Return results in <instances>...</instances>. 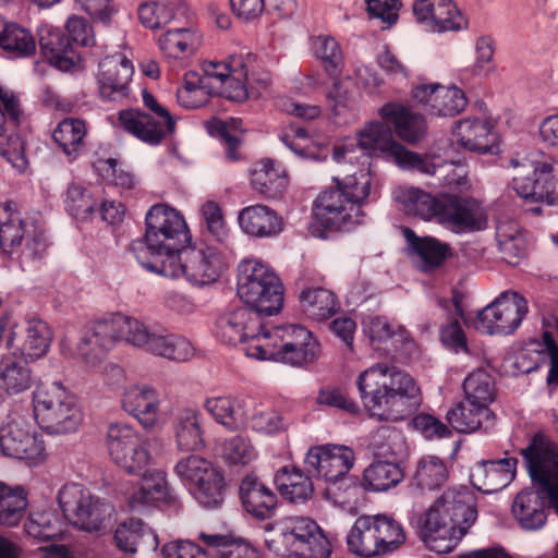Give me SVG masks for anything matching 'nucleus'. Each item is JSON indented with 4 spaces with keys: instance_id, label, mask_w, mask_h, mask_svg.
<instances>
[{
    "instance_id": "nucleus-58",
    "label": "nucleus",
    "mask_w": 558,
    "mask_h": 558,
    "mask_svg": "<svg viewBox=\"0 0 558 558\" xmlns=\"http://www.w3.org/2000/svg\"><path fill=\"white\" fill-rule=\"evenodd\" d=\"M0 47L17 57H26L35 52L36 41L26 28L5 24L0 31Z\"/></svg>"
},
{
    "instance_id": "nucleus-46",
    "label": "nucleus",
    "mask_w": 558,
    "mask_h": 558,
    "mask_svg": "<svg viewBox=\"0 0 558 558\" xmlns=\"http://www.w3.org/2000/svg\"><path fill=\"white\" fill-rule=\"evenodd\" d=\"M300 302L304 314L316 322L329 319L339 310V302L335 293L324 288L302 291Z\"/></svg>"
},
{
    "instance_id": "nucleus-6",
    "label": "nucleus",
    "mask_w": 558,
    "mask_h": 558,
    "mask_svg": "<svg viewBox=\"0 0 558 558\" xmlns=\"http://www.w3.org/2000/svg\"><path fill=\"white\" fill-rule=\"evenodd\" d=\"M202 73L189 71L177 92L178 102L187 109L204 106L211 95L232 101L247 99V89L242 84L246 76L244 61L240 54H231L222 61L206 60L201 64Z\"/></svg>"
},
{
    "instance_id": "nucleus-64",
    "label": "nucleus",
    "mask_w": 558,
    "mask_h": 558,
    "mask_svg": "<svg viewBox=\"0 0 558 558\" xmlns=\"http://www.w3.org/2000/svg\"><path fill=\"white\" fill-rule=\"evenodd\" d=\"M222 458L231 465H247L257 458V451L247 437L236 435L223 441Z\"/></svg>"
},
{
    "instance_id": "nucleus-32",
    "label": "nucleus",
    "mask_w": 558,
    "mask_h": 558,
    "mask_svg": "<svg viewBox=\"0 0 558 558\" xmlns=\"http://www.w3.org/2000/svg\"><path fill=\"white\" fill-rule=\"evenodd\" d=\"M381 119L395 128L399 138L408 143H416L426 134V122L423 116L412 112L403 105L389 102L380 109Z\"/></svg>"
},
{
    "instance_id": "nucleus-26",
    "label": "nucleus",
    "mask_w": 558,
    "mask_h": 558,
    "mask_svg": "<svg viewBox=\"0 0 558 558\" xmlns=\"http://www.w3.org/2000/svg\"><path fill=\"white\" fill-rule=\"evenodd\" d=\"M122 409L146 429L154 428L160 416L157 391L145 384H133L124 388L121 397Z\"/></svg>"
},
{
    "instance_id": "nucleus-20",
    "label": "nucleus",
    "mask_w": 558,
    "mask_h": 558,
    "mask_svg": "<svg viewBox=\"0 0 558 558\" xmlns=\"http://www.w3.org/2000/svg\"><path fill=\"white\" fill-rule=\"evenodd\" d=\"M22 114L16 94L0 86V155L20 170L26 166L24 142L10 125L19 124Z\"/></svg>"
},
{
    "instance_id": "nucleus-38",
    "label": "nucleus",
    "mask_w": 558,
    "mask_h": 558,
    "mask_svg": "<svg viewBox=\"0 0 558 558\" xmlns=\"http://www.w3.org/2000/svg\"><path fill=\"white\" fill-rule=\"evenodd\" d=\"M274 481L281 496L292 504H304L314 494L311 477L296 466L281 468Z\"/></svg>"
},
{
    "instance_id": "nucleus-18",
    "label": "nucleus",
    "mask_w": 558,
    "mask_h": 558,
    "mask_svg": "<svg viewBox=\"0 0 558 558\" xmlns=\"http://www.w3.org/2000/svg\"><path fill=\"white\" fill-rule=\"evenodd\" d=\"M58 499L64 517L73 525L88 532L99 531L111 511L109 505L101 502L76 483L65 484L60 489Z\"/></svg>"
},
{
    "instance_id": "nucleus-39",
    "label": "nucleus",
    "mask_w": 558,
    "mask_h": 558,
    "mask_svg": "<svg viewBox=\"0 0 558 558\" xmlns=\"http://www.w3.org/2000/svg\"><path fill=\"white\" fill-rule=\"evenodd\" d=\"M493 412L489 408L473 404L465 399L447 413L450 426L459 433H473L493 426Z\"/></svg>"
},
{
    "instance_id": "nucleus-31",
    "label": "nucleus",
    "mask_w": 558,
    "mask_h": 558,
    "mask_svg": "<svg viewBox=\"0 0 558 558\" xmlns=\"http://www.w3.org/2000/svg\"><path fill=\"white\" fill-rule=\"evenodd\" d=\"M240 496L246 512L258 520L275 515L277 495L255 475H246L240 485Z\"/></svg>"
},
{
    "instance_id": "nucleus-8",
    "label": "nucleus",
    "mask_w": 558,
    "mask_h": 558,
    "mask_svg": "<svg viewBox=\"0 0 558 558\" xmlns=\"http://www.w3.org/2000/svg\"><path fill=\"white\" fill-rule=\"evenodd\" d=\"M259 361H275L305 366L316 361L320 344L313 333L300 325H283L267 330L263 345L253 347Z\"/></svg>"
},
{
    "instance_id": "nucleus-22",
    "label": "nucleus",
    "mask_w": 558,
    "mask_h": 558,
    "mask_svg": "<svg viewBox=\"0 0 558 558\" xmlns=\"http://www.w3.org/2000/svg\"><path fill=\"white\" fill-rule=\"evenodd\" d=\"M412 97L430 114L439 117L457 116L468 105L464 92L457 86L424 84L412 89Z\"/></svg>"
},
{
    "instance_id": "nucleus-50",
    "label": "nucleus",
    "mask_w": 558,
    "mask_h": 558,
    "mask_svg": "<svg viewBox=\"0 0 558 558\" xmlns=\"http://www.w3.org/2000/svg\"><path fill=\"white\" fill-rule=\"evenodd\" d=\"M26 493L22 487L0 483V525L16 526L25 515Z\"/></svg>"
},
{
    "instance_id": "nucleus-27",
    "label": "nucleus",
    "mask_w": 558,
    "mask_h": 558,
    "mask_svg": "<svg viewBox=\"0 0 558 558\" xmlns=\"http://www.w3.org/2000/svg\"><path fill=\"white\" fill-rule=\"evenodd\" d=\"M51 339L48 325L41 319L31 318L23 326L15 327L8 339V347L16 349L24 357L37 360L48 352Z\"/></svg>"
},
{
    "instance_id": "nucleus-34",
    "label": "nucleus",
    "mask_w": 558,
    "mask_h": 558,
    "mask_svg": "<svg viewBox=\"0 0 558 558\" xmlns=\"http://www.w3.org/2000/svg\"><path fill=\"white\" fill-rule=\"evenodd\" d=\"M288 183V172L281 162L277 160H259L251 170V184L253 189L267 197L281 195Z\"/></svg>"
},
{
    "instance_id": "nucleus-49",
    "label": "nucleus",
    "mask_w": 558,
    "mask_h": 558,
    "mask_svg": "<svg viewBox=\"0 0 558 558\" xmlns=\"http://www.w3.org/2000/svg\"><path fill=\"white\" fill-rule=\"evenodd\" d=\"M204 409L220 425L230 430L242 427L245 423V414L241 403L231 397L207 398Z\"/></svg>"
},
{
    "instance_id": "nucleus-42",
    "label": "nucleus",
    "mask_w": 558,
    "mask_h": 558,
    "mask_svg": "<svg viewBox=\"0 0 558 558\" xmlns=\"http://www.w3.org/2000/svg\"><path fill=\"white\" fill-rule=\"evenodd\" d=\"M202 43L201 34L191 27L168 29L158 38L160 50L169 58L181 59L195 53Z\"/></svg>"
},
{
    "instance_id": "nucleus-52",
    "label": "nucleus",
    "mask_w": 558,
    "mask_h": 558,
    "mask_svg": "<svg viewBox=\"0 0 558 558\" xmlns=\"http://www.w3.org/2000/svg\"><path fill=\"white\" fill-rule=\"evenodd\" d=\"M85 122L81 119H64L53 131V140L71 158H75L84 146Z\"/></svg>"
},
{
    "instance_id": "nucleus-57",
    "label": "nucleus",
    "mask_w": 558,
    "mask_h": 558,
    "mask_svg": "<svg viewBox=\"0 0 558 558\" xmlns=\"http://www.w3.org/2000/svg\"><path fill=\"white\" fill-rule=\"evenodd\" d=\"M284 144L296 155L316 161L325 160L329 154L327 146L314 143L302 128H289L282 135Z\"/></svg>"
},
{
    "instance_id": "nucleus-45",
    "label": "nucleus",
    "mask_w": 558,
    "mask_h": 558,
    "mask_svg": "<svg viewBox=\"0 0 558 558\" xmlns=\"http://www.w3.org/2000/svg\"><path fill=\"white\" fill-rule=\"evenodd\" d=\"M403 478V469L391 460H375L363 472V485L373 492H386Z\"/></svg>"
},
{
    "instance_id": "nucleus-48",
    "label": "nucleus",
    "mask_w": 558,
    "mask_h": 558,
    "mask_svg": "<svg viewBox=\"0 0 558 558\" xmlns=\"http://www.w3.org/2000/svg\"><path fill=\"white\" fill-rule=\"evenodd\" d=\"M449 477L446 463L435 456H426L417 462L411 486L421 493L441 487Z\"/></svg>"
},
{
    "instance_id": "nucleus-17",
    "label": "nucleus",
    "mask_w": 558,
    "mask_h": 558,
    "mask_svg": "<svg viewBox=\"0 0 558 558\" xmlns=\"http://www.w3.org/2000/svg\"><path fill=\"white\" fill-rule=\"evenodd\" d=\"M357 145L368 154H386L400 166L409 167L426 174H435L436 166L429 159L405 149L393 138L389 124L385 121L369 122L357 134Z\"/></svg>"
},
{
    "instance_id": "nucleus-2",
    "label": "nucleus",
    "mask_w": 558,
    "mask_h": 558,
    "mask_svg": "<svg viewBox=\"0 0 558 558\" xmlns=\"http://www.w3.org/2000/svg\"><path fill=\"white\" fill-rule=\"evenodd\" d=\"M356 386L365 409L380 421H399L420 405V388L408 373L395 365L377 363L364 372Z\"/></svg>"
},
{
    "instance_id": "nucleus-63",
    "label": "nucleus",
    "mask_w": 558,
    "mask_h": 558,
    "mask_svg": "<svg viewBox=\"0 0 558 558\" xmlns=\"http://www.w3.org/2000/svg\"><path fill=\"white\" fill-rule=\"evenodd\" d=\"M497 240L502 259L508 264L515 265L524 256L525 242L518 230L505 223L499 225L497 227Z\"/></svg>"
},
{
    "instance_id": "nucleus-43",
    "label": "nucleus",
    "mask_w": 558,
    "mask_h": 558,
    "mask_svg": "<svg viewBox=\"0 0 558 558\" xmlns=\"http://www.w3.org/2000/svg\"><path fill=\"white\" fill-rule=\"evenodd\" d=\"M198 538L215 550L218 558H260L258 550L247 541L231 534L201 532Z\"/></svg>"
},
{
    "instance_id": "nucleus-24",
    "label": "nucleus",
    "mask_w": 558,
    "mask_h": 558,
    "mask_svg": "<svg viewBox=\"0 0 558 558\" xmlns=\"http://www.w3.org/2000/svg\"><path fill=\"white\" fill-rule=\"evenodd\" d=\"M413 12L417 22L434 32L461 31L468 20L452 0H416Z\"/></svg>"
},
{
    "instance_id": "nucleus-15",
    "label": "nucleus",
    "mask_w": 558,
    "mask_h": 558,
    "mask_svg": "<svg viewBox=\"0 0 558 558\" xmlns=\"http://www.w3.org/2000/svg\"><path fill=\"white\" fill-rule=\"evenodd\" d=\"M0 247L10 253L21 248L23 254L37 257L48 243L40 226L24 221L11 203H4L0 205Z\"/></svg>"
},
{
    "instance_id": "nucleus-11",
    "label": "nucleus",
    "mask_w": 558,
    "mask_h": 558,
    "mask_svg": "<svg viewBox=\"0 0 558 558\" xmlns=\"http://www.w3.org/2000/svg\"><path fill=\"white\" fill-rule=\"evenodd\" d=\"M145 242L151 255L150 262L167 258L190 241L184 217L167 204L150 207L145 217Z\"/></svg>"
},
{
    "instance_id": "nucleus-4",
    "label": "nucleus",
    "mask_w": 558,
    "mask_h": 558,
    "mask_svg": "<svg viewBox=\"0 0 558 558\" xmlns=\"http://www.w3.org/2000/svg\"><path fill=\"white\" fill-rule=\"evenodd\" d=\"M396 199L407 215L425 221H436L456 232H472L486 227V216L480 203L472 197L441 193L433 195L418 187H402Z\"/></svg>"
},
{
    "instance_id": "nucleus-13",
    "label": "nucleus",
    "mask_w": 558,
    "mask_h": 558,
    "mask_svg": "<svg viewBox=\"0 0 558 558\" xmlns=\"http://www.w3.org/2000/svg\"><path fill=\"white\" fill-rule=\"evenodd\" d=\"M142 99L148 112L122 110L116 125L146 144L157 145L174 132L175 120L146 89L142 92Z\"/></svg>"
},
{
    "instance_id": "nucleus-51",
    "label": "nucleus",
    "mask_w": 558,
    "mask_h": 558,
    "mask_svg": "<svg viewBox=\"0 0 558 558\" xmlns=\"http://www.w3.org/2000/svg\"><path fill=\"white\" fill-rule=\"evenodd\" d=\"M380 550L384 555L398 550L407 542L402 524L387 514L371 515Z\"/></svg>"
},
{
    "instance_id": "nucleus-44",
    "label": "nucleus",
    "mask_w": 558,
    "mask_h": 558,
    "mask_svg": "<svg viewBox=\"0 0 558 558\" xmlns=\"http://www.w3.org/2000/svg\"><path fill=\"white\" fill-rule=\"evenodd\" d=\"M349 550L363 558L383 556L371 515L359 517L347 536Z\"/></svg>"
},
{
    "instance_id": "nucleus-54",
    "label": "nucleus",
    "mask_w": 558,
    "mask_h": 558,
    "mask_svg": "<svg viewBox=\"0 0 558 558\" xmlns=\"http://www.w3.org/2000/svg\"><path fill=\"white\" fill-rule=\"evenodd\" d=\"M100 201V190L95 186L85 187L73 183L66 192V208L77 219L85 220L92 216Z\"/></svg>"
},
{
    "instance_id": "nucleus-1",
    "label": "nucleus",
    "mask_w": 558,
    "mask_h": 558,
    "mask_svg": "<svg viewBox=\"0 0 558 558\" xmlns=\"http://www.w3.org/2000/svg\"><path fill=\"white\" fill-rule=\"evenodd\" d=\"M106 447L112 462L131 475L143 476L129 497L132 509H141L166 500L168 486L165 472L149 468L154 462L150 440L133 426L114 423L108 427Z\"/></svg>"
},
{
    "instance_id": "nucleus-10",
    "label": "nucleus",
    "mask_w": 558,
    "mask_h": 558,
    "mask_svg": "<svg viewBox=\"0 0 558 558\" xmlns=\"http://www.w3.org/2000/svg\"><path fill=\"white\" fill-rule=\"evenodd\" d=\"M33 408L37 424L51 435L73 433L83 421L75 396L60 383L37 387Z\"/></svg>"
},
{
    "instance_id": "nucleus-60",
    "label": "nucleus",
    "mask_w": 558,
    "mask_h": 558,
    "mask_svg": "<svg viewBox=\"0 0 558 558\" xmlns=\"http://www.w3.org/2000/svg\"><path fill=\"white\" fill-rule=\"evenodd\" d=\"M153 537L156 543V536L149 530H146L141 520L132 519L118 525L114 532V544L124 553L134 554L141 539Z\"/></svg>"
},
{
    "instance_id": "nucleus-14",
    "label": "nucleus",
    "mask_w": 558,
    "mask_h": 558,
    "mask_svg": "<svg viewBox=\"0 0 558 558\" xmlns=\"http://www.w3.org/2000/svg\"><path fill=\"white\" fill-rule=\"evenodd\" d=\"M174 472L204 508L215 509L222 504L225 478L211 461L191 454L178 461Z\"/></svg>"
},
{
    "instance_id": "nucleus-53",
    "label": "nucleus",
    "mask_w": 558,
    "mask_h": 558,
    "mask_svg": "<svg viewBox=\"0 0 558 558\" xmlns=\"http://www.w3.org/2000/svg\"><path fill=\"white\" fill-rule=\"evenodd\" d=\"M465 399L483 408H489L496 397L495 381L490 374L483 369H476L469 374L463 381Z\"/></svg>"
},
{
    "instance_id": "nucleus-36",
    "label": "nucleus",
    "mask_w": 558,
    "mask_h": 558,
    "mask_svg": "<svg viewBox=\"0 0 558 558\" xmlns=\"http://www.w3.org/2000/svg\"><path fill=\"white\" fill-rule=\"evenodd\" d=\"M515 464V459L485 462L473 470L471 474L472 483L484 493L498 492L512 481Z\"/></svg>"
},
{
    "instance_id": "nucleus-25",
    "label": "nucleus",
    "mask_w": 558,
    "mask_h": 558,
    "mask_svg": "<svg viewBox=\"0 0 558 558\" xmlns=\"http://www.w3.org/2000/svg\"><path fill=\"white\" fill-rule=\"evenodd\" d=\"M134 73L132 62L122 53L106 57L99 64L98 85L101 98L118 101L129 95Z\"/></svg>"
},
{
    "instance_id": "nucleus-16",
    "label": "nucleus",
    "mask_w": 558,
    "mask_h": 558,
    "mask_svg": "<svg viewBox=\"0 0 558 558\" xmlns=\"http://www.w3.org/2000/svg\"><path fill=\"white\" fill-rule=\"evenodd\" d=\"M215 332L227 344L244 343L245 354L257 360L253 347L263 345L267 330L259 313L242 306L221 315L216 322Z\"/></svg>"
},
{
    "instance_id": "nucleus-40",
    "label": "nucleus",
    "mask_w": 558,
    "mask_h": 558,
    "mask_svg": "<svg viewBox=\"0 0 558 558\" xmlns=\"http://www.w3.org/2000/svg\"><path fill=\"white\" fill-rule=\"evenodd\" d=\"M175 444L182 451H194L204 446L201 412L195 408L181 409L173 421Z\"/></svg>"
},
{
    "instance_id": "nucleus-19",
    "label": "nucleus",
    "mask_w": 558,
    "mask_h": 558,
    "mask_svg": "<svg viewBox=\"0 0 558 558\" xmlns=\"http://www.w3.org/2000/svg\"><path fill=\"white\" fill-rule=\"evenodd\" d=\"M527 312L524 296L515 291H505L478 312L473 325L484 333L509 335L520 326Z\"/></svg>"
},
{
    "instance_id": "nucleus-62",
    "label": "nucleus",
    "mask_w": 558,
    "mask_h": 558,
    "mask_svg": "<svg viewBox=\"0 0 558 558\" xmlns=\"http://www.w3.org/2000/svg\"><path fill=\"white\" fill-rule=\"evenodd\" d=\"M312 48L316 58H318L325 70L333 75L340 71L343 62L342 50L338 41L328 35H319L312 39Z\"/></svg>"
},
{
    "instance_id": "nucleus-30",
    "label": "nucleus",
    "mask_w": 558,
    "mask_h": 558,
    "mask_svg": "<svg viewBox=\"0 0 558 558\" xmlns=\"http://www.w3.org/2000/svg\"><path fill=\"white\" fill-rule=\"evenodd\" d=\"M453 140L462 148L480 154L493 153L498 143L492 123L478 118L459 121L453 130Z\"/></svg>"
},
{
    "instance_id": "nucleus-29",
    "label": "nucleus",
    "mask_w": 558,
    "mask_h": 558,
    "mask_svg": "<svg viewBox=\"0 0 558 558\" xmlns=\"http://www.w3.org/2000/svg\"><path fill=\"white\" fill-rule=\"evenodd\" d=\"M0 446L4 454L21 460L39 459L45 450L43 441L17 421H11L1 428Z\"/></svg>"
},
{
    "instance_id": "nucleus-9",
    "label": "nucleus",
    "mask_w": 558,
    "mask_h": 558,
    "mask_svg": "<svg viewBox=\"0 0 558 558\" xmlns=\"http://www.w3.org/2000/svg\"><path fill=\"white\" fill-rule=\"evenodd\" d=\"M225 266L223 255L216 247L185 245L167 258L146 264L154 272L171 278L184 276L186 280L198 286L215 282Z\"/></svg>"
},
{
    "instance_id": "nucleus-47",
    "label": "nucleus",
    "mask_w": 558,
    "mask_h": 558,
    "mask_svg": "<svg viewBox=\"0 0 558 558\" xmlns=\"http://www.w3.org/2000/svg\"><path fill=\"white\" fill-rule=\"evenodd\" d=\"M512 512L520 524L527 530L541 527L546 520L544 500L532 489L518 494L512 505Z\"/></svg>"
},
{
    "instance_id": "nucleus-23",
    "label": "nucleus",
    "mask_w": 558,
    "mask_h": 558,
    "mask_svg": "<svg viewBox=\"0 0 558 558\" xmlns=\"http://www.w3.org/2000/svg\"><path fill=\"white\" fill-rule=\"evenodd\" d=\"M118 333L114 316L90 323L86 326L78 344V354L89 367L99 366L107 353L116 345Z\"/></svg>"
},
{
    "instance_id": "nucleus-12",
    "label": "nucleus",
    "mask_w": 558,
    "mask_h": 558,
    "mask_svg": "<svg viewBox=\"0 0 558 558\" xmlns=\"http://www.w3.org/2000/svg\"><path fill=\"white\" fill-rule=\"evenodd\" d=\"M269 547L294 558H328L331 546L318 524L307 517H289L281 524L279 539Z\"/></svg>"
},
{
    "instance_id": "nucleus-28",
    "label": "nucleus",
    "mask_w": 558,
    "mask_h": 558,
    "mask_svg": "<svg viewBox=\"0 0 558 558\" xmlns=\"http://www.w3.org/2000/svg\"><path fill=\"white\" fill-rule=\"evenodd\" d=\"M514 174L512 178V189L515 193L526 201L541 202L546 174L553 172L554 167L549 161H531L526 158L510 160Z\"/></svg>"
},
{
    "instance_id": "nucleus-61",
    "label": "nucleus",
    "mask_w": 558,
    "mask_h": 558,
    "mask_svg": "<svg viewBox=\"0 0 558 558\" xmlns=\"http://www.w3.org/2000/svg\"><path fill=\"white\" fill-rule=\"evenodd\" d=\"M365 328L373 347L376 349H380L383 344L389 341L393 348H397L407 338L404 328L400 326L393 328L385 317L371 318Z\"/></svg>"
},
{
    "instance_id": "nucleus-33",
    "label": "nucleus",
    "mask_w": 558,
    "mask_h": 558,
    "mask_svg": "<svg viewBox=\"0 0 558 558\" xmlns=\"http://www.w3.org/2000/svg\"><path fill=\"white\" fill-rule=\"evenodd\" d=\"M39 47L50 64L61 71L71 70L77 61L73 44L60 29L52 26L40 28Z\"/></svg>"
},
{
    "instance_id": "nucleus-35",
    "label": "nucleus",
    "mask_w": 558,
    "mask_h": 558,
    "mask_svg": "<svg viewBox=\"0 0 558 558\" xmlns=\"http://www.w3.org/2000/svg\"><path fill=\"white\" fill-rule=\"evenodd\" d=\"M239 225L248 235L264 238L278 234L282 230V220L266 205H252L239 213Z\"/></svg>"
},
{
    "instance_id": "nucleus-56",
    "label": "nucleus",
    "mask_w": 558,
    "mask_h": 558,
    "mask_svg": "<svg viewBox=\"0 0 558 558\" xmlns=\"http://www.w3.org/2000/svg\"><path fill=\"white\" fill-rule=\"evenodd\" d=\"M359 92L351 84L335 83L329 93V106L336 117L349 122L359 111Z\"/></svg>"
},
{
    "instance_id": "nucleus-5",
    "label": "nucleus",
    "mask_w": 558,
    "mask_h": 558,
    "mask_svg": "<svg viewBox=\"0 0 558 558\" xmlns=\"http://www.w3.org/2000/svg\"><path fill=\"white\" fill-rule=\"evenodd\" d=\"M476 517L473 494L466 487L449 488L424 514L421 537L432 550L450 551Z\"/></svg>"
},
{
    "instance_id": "nucleus-55",
    "label": "nucleus",
    "mask_w": 558,
    "mask_h": 558,
    "mask_svg": "<svg viewBox=\"0 0 558 558\" xmlns=\"http://www.w3.org/2000/svg\"><path fill=\"white\" fill-rule=\"evenodd\" d=\"M403 235L415 253L429 265H440L450 253L448 244L432 236H417L410 228L403 229Z\"/></svg>"
},
{
    "instance_id": "nucleus-3",
    "label": "nucleus",
    "mask_w": 558,
    "mask_h": 558,
    "mask_svg": "<svg viewBox=\"0 0 558 558\" xmlns=\"http://www.w3.org/2000/svg\"><path fill=\"white\" fill-rule=\"evenodd\" d=\"M333 182L335 187L323 191L315 201V228L320 238L363 222L362 206L371 193L372 175L359 169L344 178L333 177Z\"/></svg>"
},
{
    "instance_id": "nucleus-7",
    "label": "nucleus",
    "mask_w": 558,
    "mask_h": 558,
    "mask_svg": "<svg viewBox=\"0 0 558 558\" xmlns=\"http://www.w3.org/2000/svg\"><path fill=\"white\" fill-rule=\"evenodd\" d=\"M238 295L254 312L270 316L283 305V286L276 272L266 264L247 258L238 267Z\"/></svg>"
},
{
    "instance_id": "nucleus-41",
    "label": "nucleus",
    "mask_w": 558,
    "mask_h": 558,
    "mask_svg": "<svg viewBox=\"0 0 558 558\" xmlns=\"http://www.w3.org/2000/svg\"><path fill=\"white\" fill-rule=\"evenodd\" d=\"M144 351L177 362L187 361L194 354V348L186 338L156 331H153Z\"/></svg>"
},
{
    "instance_id": "nucleus-37",
    "label": "nucleus",
    "mask_w": 558,
    "mask_h": 558,
    "mask_svg": "<svg viewBox=\"0 0 558 558\" xmlns=\"http://www.w3.org/2000/svg\"><path fill=\"white\" fill-rule=\"evenodd\" d=\"M33 385V373L24 356L16 352L0 359V389L8 395H19Z\"/></svg>"
},
{
    "instance_id": "nucleus-21",
    "label": "nucleus",
    "mask_w": 558,
    "mask_h": 558,
    "mask_svg": "<svg viewBox=\"0 0 558 558\" xmlns=\"http://www.w3.org/2000/svg\"><path fill=\"white\" fill-rule=\"evenodd\" d=\"M355 460L351 448L341 445H323L312 447L305 458L308 471L327 482L342 480L353 466Z\"/></svg>"
},
{
    "instance_id": "nucleus-59",
    "label": "nucleus",
    "mask_w": 558,
    "mask_h": 558,
    "mask_svg": "<svg viewBox=\"0 0 558 558\" xmlns=\"http://www.w3.org/2000/svg\"><path fill=\"white\" fill-rule=\"evenodd\" d=\"M113 316L118 340L124 341L132 347L144 350L153 333L146 324L132 316L122 314H116Z\"/></svg>"
}]
</instances>
